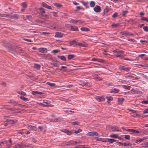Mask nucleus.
Masks as SVG:
<instances>
[{
    "label": "nucleus",
    "mask_w": 148,
    "mask_h": 148,
    "mask_svg": "<svg viewBox=\"0 0 148 148\" xmlns=\"http://www.w3.org/2000/svg\"><path fill=\"white\" fill-rule=\"evenodd\" d=\"M53 14V15L54 16H57V14L58 12H52Z\"/></svg>",
    "instance_id": "61"
},
{
    "label": "nucleus",
    "mask_w": 148,
    "mask_h": 148,
    "mask_svg": "<svg viewBox=\"0 0 148 148\" xmlns=\"http://www.w3.org/2000/svg\"><path fill=\"white\" fill-rule=\"evenodd\" d=\"M90 6L91 7H93L95 5V2L93 1H91L90 3Z\"/></svg>",
    "instance_id": "38"
},
{
    "label": "nucleus",
    "mask_w": 148,
    "mask_h": 148,
    "mask_svg": "<svg viewBox=\"0 0 148 148\" xmlns=\"http://www.w3.org/2000/svg\"><path fill=\"white\" fill-rule=\"evenodd\" d=\"M47 84L49 85L51 87H53L55 86V84L54 83H51L49 82H47Z\"/></svg>",
    "instance_id": "41"
},
{
    "label": "nucleus",
    "mask_w": 148,
    "mask_h": 148,
    "mask_svg": "<svg viewBox=\"0 0 148 148\" xmlns=\"http://www.w3.org/2000/svg\"><path fill=\"white\" fill-rule=\"evenodd\" d=\"M0 16L2 17H9L10 16V14L8 13H2L0 14Z\"/></svg>",
    "instance_id": "21"
},
{
    "label": "nucleus",
    "mask_w": 148,
    "mask_h": 148,
    "mask_svg": "<svg viewBox=\"0 0 148 148\" xmlns=\"http://www.w3.org/2000/svg\"><path fill=\"white\" fill-rule=\"evenodd\" d=\"M71 29L72 31H78V27L77 26H71Z\"/></svg>",
    "instance_id": "26"
},
{
    "label": "nucleus",
    "mask_w": 148,
    "mask_h": 148,
    "mask_svg": "<svg viewBox=\"0 0 148 148\" xmlns=\"http://www.w3.org/2000/svg\"><path fill=\"white\" fill-rule=\"evenodd\" d=\"M132 111L133 112V113L131 114L132 116L134 117H136L138 115V114L136 113V111L133 110Z\"/></svg>",
    "instance_id": "31"
},
{
    "label": "nucleus",
    "mask_w": 148,
    "mask_h": 148,
    "mask_svg": "<svg viewBox=\"0 0 148 148\" xmlns=\"http://www.w3.org/2000/svg\"><path fill=\"white\" fill-rule=\"evenodd\" d=\"M26 147V145L23 143L18 144L14 146L15 148H23Z\"/></svg>",
    "instance_id": "3"
},
{
    "label": "nucleus",
    "mask_w": 148,
    "mask_h": 148,
    "mask_svg": "<svg viewBox=\"0 0 148 148\" xmlns=\"http://www.w3.org/2000/svg\"><path fill=\"white\" fill-rule=\"evenodd\" d=\"M128 12L127 10H126L125 11H124L122 12V15L123 16H125L127 14V13Z\"/></svg>",
    "instance_id": "43"
},
{
    "label": "nucleus",
    "mask_w": 148,
    "mask_h": 148,
    "mask_svg": "<svg viewBox=\"0 0 148 148\" xmlns=\"http://www.w3.org/2000/svg\"><path fill=\"white\" fill-rule=\"evenodd\" d=\"M82 131L81 129H79L77 130H75L74 132L76 134H77L81 132Z\"/></svg>",
    "instance_id": "51"
},
{
    "label": "nucleus",
    "mask_w": 148,
    "mask_h": 148,
    "mask_svg": "<svg viewBox=\"0 0 148 148\" xmlns=\"http://www.w3.org/2000/svg\"><path fill=\"white\" fill-rule=\"evenodd\" d=\"M73 125H78L79 124V122H75L71 123Z\"/></svg>",
    "instance_id": "48"
},
{
    "label": "nucleus",
    "mask_w": 148,
    "mask_h": 148,
    "mask_svg": "<svg viewBox=\"0 0 148 148\" xmlns=\"http://www.w3.org/2000/svg\"><path fill=\"white\" fill-rule=\"evenodd\" d=\"M58 58L62 60H63V61H66V58L65 57V56H58Z\"/></svg>",
    "instance_id": "24"
},
{
    "label": "nucleus",
    "mask_w": 148,
    "mask_h": 148,
    "mask_svg": "<svg viewBox=\"0 0 148 148\" xmlns=\"http://www.w3.org/2000/svg\"><path fill=\"white\" fill-rule=\"evenodd\" d=\"M38 10L39 12H40V13L41 15L43 16L45 15V11L43 8L42 7L39 8L38 9Z\"/></svg>",
    "instance_id": "8"
},
{
    "label": "nucleus",
    "mask_w": 148,
    "mask_h": 148,
    "mask_svg": "<svg viewBox=\"0 0 148 148\" xmlns=\"http://www.w3.org/2000/svg\"><path fill=\"white\" fill-rule=\"evenodd\" d=\"M143 112L144 114L148 113V108L145 109L143 111Z\"/></svg>",
    "instance_id": "57"
},
{
    "label": "nucleus",
    "mask_w": 148,
    "mask_h": 148,
    "mask_svg": "<svg viewBox=\"0 0 148 148\" xmlns=\"http://www.w3.org/2000/svg\"><path fill=\"white\" fill-rule=\"evenodd\" d=\"M92 60L94 61H97L99 62H103L104 60H103L101 59H100L96 58H92Z\"/></svg>",
    "instance_id": "19"
},
{
    "label": "nucleus",
    "mask_w": 148,
    "mask_h": 148,
    "mask_svg": "<svg viewBox=\"0 0 148 148\" xmlns=\"http://www.w3.org/2000/svg\"><path fill=\"white\" fill-rule=\"evenodd\" d=\"M20 98L21 99L25 101H28V99L27 98H25V97H24L23 96H21L20 97Z\"/></svg>",
    "instance_id": "34"
},
{
    "label": "nucleus",
    "mask_w": 148,
    "mask_h": 148,
    "mask_svg": "<svg viewBox=\"0 0 148 148\" xmlns=\"http://www.w3.org/2000/svg\"><path fill=\"white\" fill-rule=\"evenodd\" d=\"M142 20H144L148 22V18L146 17H143L141 18Z\"/></svg>",
    "instance_id": "47"
},
{
    "label": "nucleus",
    "mask_w": 148,
    "mask_h": 148,
    "mask_svg": "<svg viewBox=\"0 0 148 148\" xmlns=\"http://www.w3.org/2000/svg\"><path fill=\"white\" fill-rule=\"evenodd\" d=\"M21 5L22 6V8L21 9V12H23L25 10L27 7V3L26 2L22 3H21Z\"/></svg>",
    "instance_id": "4"
},
{
    "label": "nucleus",
    "mask_w": 148,
    "mask_h": 148,
    "mask_svg": "<svg viewBox=\"0 0 148 148\" xmlns=\"http://www.w3.org/2000/svg\"><path fill=\"white\" fill-rule=\"evenodd\" d=\"M125 139L128 140H130V136L129 135H125Z\"/></svg>",
    "instance_id": "44"
},
{
    "label": "nucleus",
    "mask_w": 148,
    "mask_h": 148,
    "mask_svg": "<svg viewBox=\"0 0 148 148\" xmlns=\"http://www.w3.org/2000/svg\"><path fill=\"white\" fill-rule=\"evenodd\" d=\"M28 129L30 130H36V128L35 126L32 125L28 126Z\"/></svg>",
    "instance_id": "20"
},
{
    "label": "nucleus",
    "mask_w": 148,
    "mask_h": 148,
    "mask_svg": "<svg viewBox=\"0 0 148 148\" xmlns=\"http://www.w3.org/2000/svg\"><path fill=\"white\" fill-rule=\"evenodd\" d=\"M128 77H130L131 78H132L138 79V77H134V76H132V75H128Z\"/></svg>",
    "instance_id": "59"
},
{
    "label": "nucleus",
    "mask_w": 148,
    "mask_h": 148,
    "mask_svg": "<svg viewBox=\"0 0 148 148\" xmlns=\"http://www.w3.org/2000/svg\"><path fill=\"white\" fill-rule=\"evenodd\" d=\"M43 103L44 104H43L42 103H40V105L45 106H50L49 103V101L47 100H44L43 101Z\"/></svg>",
    "instance_id": "6"
},
{
    "label": "nucleus",
    "mask_w": 148,
    "mask_h": 148,
    "mask_svg": "<svg viewBox=\"0 0 148 148\" xmlns=\"http://www.w3.org/2000/svg\"><path fill=\"white\" fill-rule=\"evenodd\" d=\"M119 91V90L118 89L114 88L112 90L111 92L112 93H117Z\"/></svg>",
    "instance_id": "32"
},
{
    "label": "nucleus",
    "mask_w": 148,
    "mask_h": 148,
    "mask_svg": "<svg viewBox=\"0 0 148 148\" xmlns=\"http://www.w3.org/2000/svg\"><path fill=\"white\" fill-rule=\"evenodd\" d=\"M123 87L125 89H127L128 90H130L131 88V86H130L125 85H124L123 86Z\"/></svg>",
    "instance_id": "36"
},
{
    "label": "nucleus",
    "mask_w": 148,
    "mask_h": 148,
    "mask_svg": "<svg viewBox=\"0 0 148 148\" xmlns=\"http://www.w3.org/2000/svg\"><path fill=\"white\" fill-rule=\"evenodd\" d=\"M74 143V141L71 140L67 142H65L64 143V144L66 146L73 145Z\"/></svg>",
    "instance_id": "11"
},
{
    "label": "nucleus",
    "mask_w": 148,
    "mask_h": 148,
    "mask_svg": "<svg viewBox=\"0 0 148 148\" xmlns=\"http://www.w3.org/2000/svg\"><path fill=\"white\" fill-rule=\"evenodd\" d=\"M0 84L3 86H5L6 85V84L5 82H1L0 83Z\"/></svg>",
    "instance_id": "60"
},
{
    "label": "nucleus",
    "mask_w": 148,
    "mask_h": 148,
    "mask_svg": "<svg viewBox=\"0 0 148 148\" xmlns=\"http://www.w3.org/2000/svg\"><path fill=\"white\" fill-rule=\"evenodd\" d=\"M62 131L67 134V135H70L72 134V133L70 131L66 129H62Z\"/></svg>",
    "instance_id": "12"
},
{
    "label": "nucleus",
    "mask_w": 148,
    "mask_h": 148,
    "mask_svg": "<svg viewBox=\"0 0 148 148\" xmlns=\"http://www.w3.org/2000/svg\"><path fill=\"white\" fill-rule=\"evenodd\" d=\"M124 99L123 98H118V103L120 104H121L123 101H124Z\"/></svg>",
    "instance_id": "25"
},
{
    "label": "nucleus",
    "mask_w": 148,
    "mask_h": 148,
    "mask_svg": "<svg viewBox=\"0 0 148 148\" xmlns=\"http://www.w3.org/2000/svg\"><path fill=\"white\" fill-rule=\"evenodd\" d=\"M127 131L128 132L133 133L134 134H138L139 133V131L132 129H128Z\"/></svg>",
    "instance_id": "16"
},
{
    "label": "nucleus",
    "mask_w": 148,
    "mask_h": 148,
    "mask_svg": "<svg viewBox=\"0 0 148 148\" xmlns=\"http://www.w3.org/2000/svg\"><path fill=\"white\" fill-rule=\"evenodd\" d=\"M80 43H81V42H77L76 41V42H75V44L76 45H78L79 46L80 45Z\"/></svg>",
    "instance_id": "64"
},
{
    "label": "nucleus",
    "mask_w": 148,
    "mask_h": 148,
    "mask_svg": "<svg viewBox=\"0 0 148 148\" xmlns=\"http://www.w3.org/2000/svg\"><path fill=\"white\" fill-rule=\"evenodd\" d=\"M79 46H81L83 47H87L88 46V45L86 43L83 42H81Z\"/></svg>",
    "instance_id": "28"
},
{
    "label": "nucleus",
    "mask_w": 148,
    "mask_h": 148,
    "mask_svg": "<svg viewBox=\"0 0 148 148\" xmlns=\"http://www.w3.org/2000/svg\"><path fill=\"white\" fill-rule=\"evenodd\" d=\"M32 94L34 95H35L36 94H40L42 95L43 94V93L41 92H38L36 91H32Z\"/></svg>",
    "instance_id": "23"
},
{
    "label": "nucleus",
    "mask_w": 148,
    "mask_h": 148,
    "mask_svg": "<svg viewBox=\"0 0 148 148\" xmlns=\"http://www.w3.org/2000/svg\"><path fill=\"white\" fill-rule=\"evenodd\" d=\"M95 98L99 102L103 101L105 100V99L103 96H97L95 97Z\"/></svg>",
    "instance_id": "2"
},
{
    "label": "nucleus",
    "mask_w": 148,
    "mask_h": 148,
    "mask_svg": "<svg viewBox=\"0 0 148 148\" xmlns=\"http://www.w3.org/2000/svg\"><path fill=\"white\" fill-rule=\"evenodd\" d=\"M107 85L108 86H113V84L111 82H109V83H108L107 84Z\"/></svg>",
    "instance_id": "63"
},
{
    "label": "nucleus",
    "mask_w": 148,
    "mask_h": 148,
    "mask_svg": "<svg viewBox=\"0 0 148 148\" xmlns=\"http://www.w3.org/2000/svg\"><path fill=\"white\" fill-rule=\"evenodd\" d=\"M118 134H111L110 137L112 138H116L118 137Z\"/></svg>",
    "instance_id": "29"
},
{
    "label": "nucleus",
    "mask_w": 148,
    "mask_h": 148,
    "mask_svg": "<svg viewBox=\"0 0 148 148\" xmlns=\"http://www.w3.org/2000/svg\"><path fill=\"white\" fill-rule=\"evenodd\" d=\"M143 29L145 32H148V27L147 26H144Z\"/></svg>",
    "instance_id": "50"
},
{
    "label": "nucleus",
    "mask_w": 148,
    "mask_h": 148,
    "mask_svg": "<svg viewBox=\"0 0 148 148\" xmlns=\"http://www.w3.org/2000/svg\"><path fill=\"white\" fill-rule=\"evenodd\" d=\"M118 52H119V53H118L116 55V56L117 57H120L122 55H123V53L124 51H121L120 50H118Z\"/></svg>",
    "instance_id": "22"
},
{
    "label": "nucleus",
    "mask_w": 148,
    "mask_h": 148,
    "mask_svg": "<svg viewBox=\"0 0 148 148\" xmlns=\"http://www.w3.org/2000/svg\"><path fill=\"white\" fill-rule=\"evenodd\" d=\"M63 34L60 32H56L55 33V37L58 38H62Z\"/></svg>",
    "instance_id": "9"
},
{
    "label": "nucleus",
    "mask_w": 148,
    "mask_h": 148,
    "mask_svg": "<svg viewBox=\"0 0 148 148\" xmlns=\"http://www.w3.org/2000/svg\"><path fill=\"white\" fill-rule=\"evenodd\" d=\"M10 18L12 19L16 18V19H17L18 18V17L17 16V15L15 14L14 15H11L10 14Z\"/></svg>",
    "instance_id": "30"
},
{
    "label": "nucleus",
    "mask_w": 148,
    "mask_h": 148,
    "mask_svg": "<svg viewBox=\"0 0 148 148\" xmlns=\"http://www.w3.org/2000/svg\"><path fill=\"white\" fill-rule=\"evenodd\" d=\"M75 21H75L74 19H73L70 20L69 21L70 23H71L76 24V23H75Z\"/></svg>",
    "instance_id": "52"
},
{
    "label": "nucleus",
    "mask_w": 148,
    "mask_h": 148,
    "mask_svg": "<svg viewBox=\"0 0 148 148\" xmlns=\"http://www.w3.org/2000/svg\"><path fill=\"white\" fill-rule=\"evenodd\" d=\"M94 10L96 12H100L101 11L100 7L97 5L94 8Z\"/></svg>",
    "instance_id": "5"
},
{
    "label": "nucleus",
    "mask_w": 148,
    "mask_h": 148,
    "mask_svg": "<svg viewBox=\"0 0 148 148\" xmlns=\"http://www.w3.org/2000/svg\"><path fill=\"white\" fill-rule=\"evenodd\" d=\"M119 68L121 70L124 71H129L131 69L130 68L121 65L119 66Z\"/></svg>",
    "instance_id": "1"
},
{
    "label": "nucleus",
    "mask_w": 148,
    "mask_h": 148,
    "mask_svg": "<svg viewBox=\"0 0 148 148\" xmlns=\"http://www.w3.org/2000/svg\"><path fill=\"white\" fill-rule=\"evenodd\" d=\"M34 67L35 68H36L37 69H39L40 68V66L38 64H34Z\"/></svg>",
    "instance_id": "35"
},
{
    "label": "nucleus",
    "mask_w": 148,
    "mask_h": 148,
    "mask_svg": "<svg viewBox=\"0 0 148 148\" xmlns=\"http://www.w3.org/2000/svg\"><path fill=\"white\" fill-rule=\"evenodd\" d=\"M38 51L41 53H46L47 51V49L45 48H40L38 49Z\"/></svg>",
    "instance_id": "14"
},
{
    "label": "nucleus",
    "mask_w": 148,
    "mask_h": 148,
    "mask_svg": "<svg viewBox=\"0 0 148 148\" xmlns=\"http://www.w3.org/2000/svg\"><path fill=\"white\" fill-rule=\"evenodd\" d=\"M111 130L112 131H118L121 130L120 128L117 127H113L111 128Z\"/></svg>",
    "instance_id": "10"
},
{
    "label": "nucleus",
    "mask_w": 148,
    "mask_h": 148,
    "mask_svg": "<svg viewBox=\"0 0 148 148\" xmlns=\"http://www.w3.org/2000/svg\"><path fill=\"white\" fill-rule=\"evenodd\" d=\"M81 30L82 31H89V29L86 27H83L81 28Z\"/></svg>",
    "instance_id": "37"
},
{
    "label": "nucleus",
    "mask_w": 148,
    "mask_h": 148,
    "mask_svg": "<svg viewBox=\"0 0 148 148\" xmlns=\"http://www.w3.org/2000/svg\"><path fill=\"white\" fill-rule=\"evenodd\" d=\"M60 51V50L59 49H55L53 50L52 51V53L54 54Z\"/></svg>",
    "instance_id": "42"
},
{
    "label": "nucleus",
    "mask_w": 148,
    "mask_h": 148,
    "mask_svg": "<svg viewBox=\"0 0 148 148\" xmlns=\"http://www.w3.org/2000/svg\"><path fill=\"white\" fill-rule=\"evenodd\" d=\"M144 140V138H142V139H138L136 140H135V141H136L135 142V143H138V142H141L143 140Z\"/></svg>",
    "instance_id": "40"
},
{
    "label": "nucleus",
    "mask_w": 148,
    "mask_h": 148,
    "mask_svg": "<svg viewBox=\"0 0 148 148\" xmlns=\"http://www.w3.org/2000/svg\"><path fill=\"white\" fill-rule=\"evenodd\" d=\"M92 76L94 78H95L97 80H100L102 79V78L98 77V75L97 74H93Z\"/></svg>",
    "instance_id": "17"
},
{
    "label": "nucleus",
    "mask_w": 148,
    "mask_h": 148,
    "mask_svg": "<svg viewBox=\"0 0 148 148\" xmlns=\"http://www.w3.org/2000/svg\"><path fill=\"white\" fill-rule=\"evenodd\" d=\"M87 135L89 136H98V133L97 132H89L87 134Z\"/></svg>",
    "instance_id": "13"
},
{
    "label": "nucleus",
    "mask_w": 148,
    "mask_h": 148,
    "mask_svg": "<svg viewBox=\"0 0 148 148\" xmlns=\"http://www.w3.org/2000/svg\"><path fill=\"white\" fill-rule=\"evenodd\" d=\"M6 144L8 148L10 147L12 145V142L11 140L10 139L8 141H7Z\"/></svg>",
    "instance_id": "7"
},
{
    "label": "nucleus",
    "mask_w": 148,
    "mask_h": 148,
    "mask_svg": "<svg viewBox=\"0 0 148 148\" xmlns=\"http://www.w3.org/2000/svg\"><path fill=\"white\" fill-rule=\"evenodd\" d=\"M83 5L86 6V8H89V6H87L88 3L86 2H83Z\"/></svg>",
    "instance_id": "54"
},
{
    "label": "nucleus",
    "mask_w": 148,
    "mask_h": 148,
    "mask_svg": "<svg viewBox=\"0 0 148 148\" xmlns=\"http://www.w3.org/2000/svg\"><path fill=\"white\" fill-rule=\"evenodd\" d=\"M118 16L117 13L115 12L112 16V17L114 18H116Z\"/></svg>",
    "instance_id": "53"
},
{
    "label": "nucleus",
    "mask_w": 148,
    "mask_h": 148,
    "mask_svg": "<svg viewBox=\"0 0 148 148\" xmlns=\"http://www.w3.org/2000/svg\"><path fill=\"white\" fill-rule=\"evenodd\" d=\"M119 24H115L114 23L112 25V26L116 28L118 26H119Z\"/></svg>",
    "instance_id": "46"
},
{
    "label": "nucleus",
    "mask_w": 148,
    "mask_h": 148,
    "mask_svg": "<svg viewBox=\"0 0 148 148\" xmlns=\"http://www.w3.org/2000/svg\"><path fill=\"white\" fill-rule=\"evenodd\" d=\"M106 98L109 101H112L113 100V97L111 96L106 97Z\"/></svg>",
    "instance_id": "39"
},
{
    "label": "nucleus",
    "mask_w": 148,
    "mask_h": 148,
    "mask_svg": "<svg viewBox=\"0 0 148 148\" xmlns=\"http://www.w3.org/2000/svg\"><path fill=\"white\" fill-rule=\"evenodd\" d=\"M46 8H47V9H52V7L51 6H49L48 5H47Z\"/></svg>",
    "instance_id": "62"
},
{
    "label": "nucleus",
    "mask_w": 148,
    "mask_h": 148,
    "mask_svg": "<svg viewBox=\"0 0 148 148\" xmlns=\"http://www.w3.org/2000/svg\"><path fill=\"white\" fill-rule=\"evenodd\" d=\"M42 6L45 8H46L47 5L45 2H42Z\"/></svg>",
    "instance_id": "55"
},
{
    "label": "nucleus",
    "mask_w": 148,
    "mask_h": 148,
    "mask_svg": "<svg viewBox=\"0 0 148 148\" xmlns=\"http://www.w3.org/2000/svg\"><path fill=\"white\" fill-rule=\"evenodd\" d=\"M122 34L123 35H130V34L127 32L125 31H123L122 32Z\"/></svg>",
    "instance_id": "45"
},
{
    "label": "nucleus",
    "mask_w": 148,
    "mask_h": 148,
    "mask_svg": "<svg viewBox=\"0 0 148 148\" xmlns=\"http://www.w3.org/2000/svg\"><path fill=\"white\" fill-rule=\"evenodd\" d=\"M0 143H1V144H6V143H7V140L0 141Z\"/></svg>",
    "instance_id": "56"
},
{
    "label": "nucleus",
    "mask_w": 148,
    "mask_h": 148,
    "mask_svg": "<svg viewBox=\"0 0 148 148\" xmlns=\"http://www.w3.org/2000/svg\"><path fill=\"white\" fill-rule=\"evenodd\" d=\"M76 40H75L70 41V44L71 45H72L74 44H75Z\"/></svg>",
    "instance_id": "49"
},
{
    "label": "nucleus",
    "mask_w": 148,
    "mask_h": 148,
    "mask_svg": "<svg viewBox=\"0 0 148 148\" xmlns=\"http://www.w3.org/2000/svg\"><path fill=\"white\" fill-rule=\"evenodd\" d=\"M141 103L143 104H147L148 103V101L144 100L142 101Z\"/></svg>",
    "instance_id": "58"
},
{
    "label": "nucleus",
    "mask_w": 148,
    "mask_h": 148,
    "mask_svg": "<svg viewBox=\"0 0 148 148\" xmlns=\"http://www.w3.org/2000/svg\"><path fill=\"white\" fill-rule=\"evenodd\" d=\"M75 55L73 54H69L67 56V58L68 60H70L73 58L74 57Z\"/></svg>",
    "instance_id": "27"
},
{
    "label": "nucleus",
    "mask_w": 148,
    "mask_h": 148,
    "mask_svg": "<svg viewBox=\"0 0 148 148\" xmlns=\"http://www.w3.org/2000/svg\"><path fill=\"white\" fill-rule=\"evenodd\" d=\"M90 146L88 145H79L78 147H76L75 148H90Z\"/></svg>",
    "instance_id": "18"
},
{
    "label": "nucleus",
    "mask_w": 148,
    "mask_h": 148,
    "mask_svg": "<svg viewBox=\"0 0 148 148\" xmlns=\"http://www.w3.org/2000/svg\"><path fill=\"white\" fill-rule=\"evenodd\" d=\"M116 141V140L109 138H107L106 140L104 141L105 142H108L110 143H112Z\"/></svg>",
    "instance_id": "15"
},
{
    "label": "nucleus",
    "mask_w": 148,
    "mask_h": 148,
    "mask_svg": "<svg viewBox=\"0 0 148 148\" xmlns=\"http://www.w3.org/2000/svg\"><path fill=\"white\" fill-rule=\"evenodd\" d=\"M53 5L56 7L58 8H60L62 7V5L58 3H53Z\"/></svg>",
    "instance_id": "33"
}]
</instances>
